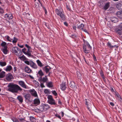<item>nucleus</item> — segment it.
<instances>
[{"instance_id": "nucleus-1", "label": "nucleus", "mask_w": 122, "mask_h": 122, "mask_svg": "<svg viewBox=\"0 0 122 122\" xmlns=\"http://www.w3.org/2000/svg\"><path fill=\"white\" fill-rule=\"evenodd\" d=\"M8 90L12 92H17L18 91H21L22 89L17 84H10L8 86Z\"/></svg>"}, {"instance_id": "nucleus-2", "label": "nucleus", "mask_w": 122, "mask_h": 122, "mask_svg": "<svg viewBox=\"0 0 122 122\" xmlns=\"http://www.w3.org/2000/svg\"><path fill=\"white\" fill-rule=\"evenodd\" d=\"M84 44L83 46V50L84 52L86 54L89 53L90 51L92 48V47L90 46L88 43L83 40Z\"/></svg>"}, {"instance_id": "nucleus-3", "label": "nucleus", "mask_w": 122, "mask_h": 122, "mask_svg": "<svg viewBox=\"0 0 122 122\" xmlns=\"http://www.w3.org/2000/svg\"><path fill=\"white\" fill-rule=\"evenodd\" d=\"M55 13L57 15L60 16L61 19L63 20H65L64 12L61 8L56 9L55 10Z\"/></svg>"}, {"instance_id": "nucleus-4", "label": "nucleus", "mask_w": 122, "mask_h": 122, "mask_svg": "<svg viewBox=\"0 0 122 122\" xmlns=\"http://www.w3.org/2000/svg\"><path fill=\"white\" fill-rule=\"evenodd\" d=\"M24 62L27 65H30L31 67L34 69H37L38 68V67L37 65L32 61H25Z\"/></svg>"}, {"instance_id": "nucleus-5", "label": "nucleus", "mask_w": 122, "mask_h": 122, "mask_svg": "<svg viewBox=\"0 0 122 122\" xmlns=\"http://www.w3.org/2000/svg\"><path fill=\"white\" fill-rule=\"evenodd\" d=\"M12 52L18 56H20L21 54V50H19L16 47L12 48Z\"/></svg>"}, {"instance_id": "nucleus-6", "label": "nucleus", "mask_w": 122, "mask_h": 122, "mask_svg": "<svg viewBox=\"0 0 122 122\" xmlns=\"http://www.w3.org/2000/svg\"><path fill=\"white\" fill-rule=\"evenodd\" d=\"M47 98L48 99V102L51 105H55L56 103L54 100L53 99L52 96L48 95Z\"/></svg>"}, {"instance_id": "nucleus-7", "label": "nucleus", "mask_w": 122, "mask_h": 122, "mask_svg": "<svg viewBox=\"0 0 122 122\" xmlns=\"http://www.w3.org/2000/svg\"><path fill=\"white\" fill-rule=\"evenodd\" d=\"M29 92L31 95L35 97H38V95L37 92L34 89H31L29 90Z\"/></svg>"}, {"instance_id": "nucleus-8", "label": "nucleus", "mask_w": 122, "mask_h": 122, "mask_svg": "<svg viewBox=\"0 0 122 122\" xmlns=\"http://www.w3.org/2000/svg\"><path fill=\"white\" fill-rule=\"evenodd\" d=\"M6 79L8 81H11L13 79V77L12 75L10 73L7 74L6 76Z\"/></svg>"}, {"instance_id": "nucleus-9", "label": "nucleus", "mask_w": 122, "mask_h": 122, "mask_svg": "<svg viewBox=\"0 0 122 122\" xmlns=\"http://www.w3.org/2000/svg\"><path fill=\"white\" fill-rule=\"evenodd\" d=\"M19 84L22 87L25 89H28V87L27 86L24 81H19Z\"/></svg>"}, {"instance_id": "nucleus-10", "label": "nucleus", "mask_w": 122, "mask_h": 122, "mask_svg": "<svg viewBox=\"0 0 122 122\" xmlns=\"http://www.w3.org/2000/svg\"><path fill=\"white\" fill-rule=\"evenodd\" d=\"M117 8L119 10H122V1H119L116 3Z\"/></svg>"}, {"instance_id": "nucleus-11", "label": "nucleus", "mask_w": 122, "mask_h": 122, "mask_svg": "<svg viewBox=\"0 0 122 122\" xmlns=\"http://www.w3.org/2000/svg\"><path fill=\"white\" fill-rule=\"evenodd\" d=\"M39 80L41 82H43L44 83L46 82L48 80V79L47 78V76H45V77L43 78L42 77H40Z\"/></svg>"}, {"instance_id": "nucleus-12", "label": "nucleus", "mask_w": 122, "mask_h": 122, "mask_svg": "<svg viewBox=\"0 0 122 122\" xmlns=\"http://www.w3.org/2000/svg\"><path fill=\"white\" fill-rule=\"evenodd\" d=\"M24 70L25 72L28 73H31L32 72V70L27 66L25 67Z\"/></svg>"}, {"instance_id": "nucleus-13", "label": "nucleus", "mask_w": 122, "mask_h": 122, "mask_svg": "<svg viewBox=\"0 0 122 122\" xmlns=\"http://www.w3.org/2000/svg\"><path fill=\"white\" fill-rule=\"evenodd\" d=\"M34 104L36 106L39 105L40 102V101L38 98L35 99L33 101Z\"/></svg>"}, {"instance_id": "nucleus-14", "label": "nucleus", "mask_w": 122, "mask_h": 122, "mask_svg": "<svg viewBox=\"0 0 122 122\" xmlns=\"http://www.w3.org/2000/svg\"><path fill=\"white\" fill-rule=\"evenodd\" d=\"M12 69V67L11 66L8 65L5 68H4V70L6 71H11Z\"/></svg>"}, {"instance_id": "nucleus-15", "label": "nucleus", "mask_w": 122, "mask_h": 122, "mask_svg": "<svg viewBox=\"0 0 122 122\" xmlns=\"http://www.w3.org/2000/svg\"><path fill=\"white\" fill-rule=\"evenodd\" d=\"M69 86L71 87L74 89H75L76 88L75 83L73 81L70 82L69 84Z\"/></svg>"}, {"instance_id": "nucleus-16", "label": "nucleus", "mask_w": 122, "mask_h": 122, "mask_svg": "<svg viewBox=\"0 0 122 122\" xmlns=\"http://www.w3.org/2000/svg\"><path fill=\"white\" fill-rule=\"evenodd\" d=\"M44 75V73H43V72L41 70H40L38 71L37 73L38 76V77L39 78H40V77H42V76Z\"/></svg>"}, {"instance_id": "nucleus-17", "label": "nucleus", "mask_w": 122, "mask_h": 122, "mask_svg": "<svg viewBox=\"0 0 122 122\" xmlns=\"http://www.w3.org/2000/svg\"><path fill=\"white\" fill-rule=\"evenodd\" d=\"M51 69V68L49 66H46L43 68L44 70L45 71L46 73L48 72L49 70Z\"/></svg>"}, {"instance_id": "nucleus-18", "label": "nucleus", "mask_w": 122, "mask_h": 122, "mask_svg": "<svg viewBox=\"0 0 122 122\" xmlns=\"http://www.w3.org/2000/svg\"><path fill=\"white\" fill-rule=\"evenodd\" d=\"M117 16L122 20V11H120L117 12Z\"/></svg>"}, {"instance_id": "nucleus-19", "label": "nucleus", "mask_w": 122, "mask_h": 122, "mask_svg": "<svg viewBox=\"0 0 122 122\" xmlns=\"http://www.w3.org/2000/svg\"><path fill=\"white\" fill-rule=\"evenodd\" d=\"M86 104L87 106V107L89 111H90V110L91 108V104L86 100Z\"/></svg>"}, {"instance_id": "nucleus-20", "label": "nucleus", "mask_w": 122, "mask_h": 122, "mask_svg": "<svg viewBox=\"0 0 122 122\" xmlns=\"http://www.w3.org/2000/svg\"><path fill=\"white\" fill-rule=\"evenodd\" d=\"M36 62L37 63L38 66L40 67H41L43 66V64L39 60H37L36 61Z\"/></svg>"}, {"instance_id": "nucleus-21", "label": "nucleus", "mask_w": 122, "mask_h": 122, "mask_svg": "<svg viewBox=\"0 0 122 122\" xmlns=\"http://www.w3.org/2000/svg\"><path fill=\"white\" fill-rule=\"evenodd\" d=\"M46 84L47 86L49 87H52L53 85L52 83L51 82H46Z\"/></svg>"}, {"instance_id": "nucleus-22", "label": "nucleus", "mask_w": 122, "mask_h": 122, "mask_svg": "<svg viewBox=\"0 0 122 122\" xmlns=\"http://www.w3.org/2000/svg\"><path fill=\"white\" fill-rule=\"evenodd\" d=\"M5 75V72L4 71H1L0 73V78L4 77Z\"/></svg>"}, {"instance_id": "nucleus-23", "label": "nucleus", "mask_w": 122, "mask_h": 122, "mask_svg": "<svg viewBox=\"0 0 122 122\" xmlns=\"http://www.w3.org/2000/svg\"><path fill=\"white\" fill-rule=\"evenodd\" d=\"M110 3H106L103 7V9L105 10L107 9L110 6Z\"/></svg>"}, {"instance_id": "nucleus-24", "label": "nucleus", "mask_w": 122, "mask_h": 122, "mask_svg": "<svg viewBox=\"0 0 122 122\" xmlns=\"http://www.w3.org/2000/svg\"><path fill=\"white\" fill-rule=\"evenodd\" d=\"M5 16L9 19H12L13 18L12 15L11 14H9L8 15L7 14H6L5 15Z\"/></svg>"}, {"instance_id": "nucleus-25", "label": "nucleus", "mask_w": 122, "mask_h": 122, "mask_svg": "<svg viewBox=\"0 0 122 122\" xmlns=\"http://www.w3.org/2000/svg\"><path fill=\"white\" fill-rule=\"evenodd\" d=\"M44 110H46L50 108L49 105L47 104H43Z\"/></svg>"}, {"instance_id": "nucleus-26", "label": "nucleus", "mask_w": 122, "mask_h": 122, "mask_svg": "<svg viewBox=\"0 0 122 122\" xmlns=\"http://www.w3.org/2000/svg\"><path fill=\"white\" fill-rule=\"evenodd\" d=\"M66 86L64 83H62L61 85V88L62 90H64L65 89Z\"/></svg>"}, {"instance_id": "nucleus-27", "label": "nucleus", "mask_w": 122, "mask_h": 122, "mask_svg": "<svg viewBox=\"0 0 122 122\" xmlns=\"http://www.w3.org/2000/svg\"><path fill=\"white\" fill-rule=\"evenodd\" d=\"M2 51L5 54H7V53L8 52L7 50V47L3 48Z\"/></svg>"}, {"instance_id": "nucleus-28", "label": "nucleus", "mask_w": 122, "mask_h": 122, "mask_svg": "<svg viewBox=\"0 0 122 122\" xmlns=\"http://www.w3.org/2000/svg\"><path fill=\"white\" fill-rule=\"evenodd\" d=\"M116 32L119 35H122V30L119 28L116 30Z\"/></svg>"}, {"instance_id": "nucleus-29", "label": "nucleus", "mask_w": 122, "mask_h": 122, "mask_svg": "<svg viewBox=\"0 0 122 122\" xmlns=\"http://www.w3.org/2000/svg\"><path fill=\"white\" fill-rule=\"evenodd\" d=\"M39 111H43L44 110V108L43 104H42L40 106L39 109H38Z\"/></svg>"}, {"instance_id": "nucleus-30", "label": "nucleus", "mask_w": 122, "mask_h": 122, "mask_svg": "<svg viewBox=\"0 0 122 122\" xmlns=\"http://www.w3.org/2000/svg\"><path fill=\"white\" fill-rule=\"evenodd\" d=\"M17 98L20 102H23V99L21 96H18L17 97Z\"/></svg>"}, {"instance_id": "nucleus-31", "label": "nucleus", "mask_w": 122, "mask_h": 122, "mask_svg": "<svg viewBox=\"0 0 122 122\" xmlns=\"http://www.w3.org/2000/svg\"><path fill=\"white\" fill-rule=\"evenodd\" d=\"M1 45L3 47V48L7 47L6 46V43L5 42L2 41V42L1 44Z\"/></svg>"}, {"instance_id": "nucleus-32", "label": "nucleus", "mask_w": 122, "mask_h": 122, "mask_svg": "<svg viewBox=\"0 0 122 122\" xmlns=\"http://www.w3.org/2000/svg\"><path fill=\"white\" fill-rule=\"evenodd\" d=\"M25 97L26 99L29 100L30 97V94H27L25 95Z\"/></svg>"}, {"instance_id": "nucleus-33", "label": "nucleus", "mask_w": 122, "mask_h": 122, "mask_svg": "<svg viewBox=\"0 0 122 122\" xmlns=\"http://www.w3.org/2000/svg\"><path fill=\"white\" fill-rule=\"evenodd\" d=\"M6 63L5 62L0 61V65L2 66H6Z\"/></svg>"}, {"instance_id": "nucleus-34", "label": "nucleus", "mask_w": 122, "mask_h": 122, "mask_svg": "<svg viewBox=\"0 0 122 122\" xmlns=\"http://www.w3.org/2000/svg\"><path fill=\"white\" fill-rule=\"evenodd\" d=\"M6 38L7 41L10 42H11L12 39L9 36H6Z\"/></svg>"}, {"instance_id": "nucleus-35", "label": "nucleus", "mask_w": 122, "mask_h": 122, "mask_svg": "<svg viewBox=\"0 0 122 122\" xmlns=\"http://www.w3.org/2000/svg\"><path fill=\"white\" fill-rule=\"evenodd\" d=\"M44 92L45 94H48L50 93V90L47 89H45L44 90Z\"/></svg>"}, {"instance_id": "nucleus-36", "label": "nucleus", "mask_w": 122, "mask_h": 122, "mask_svg": "<svg viewBox=\"0 0 122 122\" xmlns=\"http://www.w3.org/2000/svg\"><path fill=\"white\" fill-rule=\"evenodd\" d=\"M17 40L18 39L17 38L15 37H14L13 40H12V42L13 44H14V43H16L17 42Z\"/></svg>"}, {"instance_id": "nucleus-37", "label": "nucleus", "mask_w": 122, "mask_h": 122, "mask_svg": "<svg viewBox=\"0 0 122 122\" xmlns=\"http://www.w3.org/2000/svg\"><path fill=\"white\" fill-rule=\"evenodd\" d=\"M25 46L28 48V51H31V47L30 46H29L27 44H26L25 45Z\"/></svg>"}, {"instance_id": "nucleus-38", "label": "nucleus", "mask_w": 122, "mask_h": 122, "mask_svg": "<svg viewBox=\"0 0 122 122\" xmlns=\"http://www.w3.org/2000/svg\"><path fill=\"white\" fill-rule=\"evenodd\" d=\"M84 27V25L83 24H81L80 25H79L78 26V28H79L81 30H83V28Z\"/></svg>"}, {"instance_id": "nucleus-39", "label": "nucleus", "mask_w": 122, "mask_h": 122, "mask_svg": "<svg viewBox=\"0 0 122 122\" xmlns=\"http://www.w3.org/2000/svg\"><path fill=\"white\" fill-rule=\"evenodd\" d=\"M117 97L119 98V99H120V100L121 101V100H122L121 97H120L119 94L117 92H116L115 93Z\"/></svg>"}, {"instance_id": "nucleus-40", "label": "nucleus", "mask_w": 122, "mask_h": 122, "mask_svg": "<svg viewBox=\"0 0 122 122\" xmlns=\"http://www.w3.org/2000/svg\"><path fill=\"white\" fill-rule=\"evenodd\" d=\"M77 74L78 78L79 79H80L81 78V73L79 72H77Z\"/></svg>"}, {"instance_id": "nucleus-41", "label": "nucleus", "mask_w": 122, "mask_h": 122, "mask_svg": "<svg viewBox=\"0 0 122 122\" xmlns=\"http://www.w3.org/2000/svg\"><path fill=\"white\" fill-rule=\"evenodd\" d=\"M11 119L14 122H19L18 119L16 118L13 117Z\"/></svg>"}, {"instance_id": "nucleus-42", "label": "nucleus", "mask_w": 122, "mask_h": 122, "mask_svg": "<svg viewBox=\"0 0 122 122\" xmlns=\"http://www.w3.org/2000/svg\"><path fill=\"white\" fill-rule=\"evenodd\" d=\"M118 19L116 18H114L112 19V21L114 23L118 21Z\"/></svg>"}, {"instance_id": "nucleus-43", "label": "nucleus", "mask_w": 122, "mask_h": 122, "mask_svg": "<svg viewBox=\"0 0 122 122\" xmlns=\"http://www.w3.org/2000/svg\"><path fill=\"white\" fill-rule=\"evenodd\" d=\"M19 58L21 60H24L26 58L23 55L22 56H20L19 57Z\"/></svg>"}, {"instance_id": "nucleus-44", "label": "nucleus", "mask_w": 122, "mask_h": 122, "mask_svg": "<svg viewBox=\"0 0 122 122\" xmlns=\"http://www.w3.org/2000/svg\"><path fill=\"white\" fill-rule=\"evenodd\" d=\"M30 120L32 122L34 121L35 120V118L32 117H30Z\"/></svg>"}, {"instance_id": "nucleus-45", "label": "nucleus", "mask_w": 122, "mask_h": 122, "mask_svg": "<svg viewBox=\"0 0 122 122\" xmlns=\"http://www.w3.org/2000/svg\"><path fill=\"white\" fill-rule=\"evenodd\" d=\"M107 44V45L108 46H109L110 47V48H113L114 46H112L111 45V43H110L109 42H108V43Z\"/></svg>"}, {"instance_id": "nucleus-46", "label": "nucleus", "mask_w": 122, "mask_h": 122, "mask_svg": "<svg viewBox=\"0 0 122 122\" xmlns=\"http://www.w3.org/2000/svg\"><path fill=\"white\" fill-rule=\"evenodd\" d=\"M52 92L54 95L56 96L57 95V93L55 91H52Z\"/></svg>"}, {"instance_id": "nucleus-47", "label": "nucleus", "mask_w": 122, "mask_h": 122, "mask_svg": "<svg viewBox=\"0 0 122 122\" xmlns=\"http://www.w3.org/2000/svg\"><path fill=\"white\" fill-rule=\"evenodd\" d=\"M31 51H28L26 52V54H25V55H27L28 56H30L31 55V54L30 52Z\"/></svg>"}, {"instance_id": "nucleus-48", "label": "nucleus", "mask_w": 122, "mask_h": 122, "mask_svg": "<svg viewBox=\"0 0 122 122\" xmlns=\"http://www.w3.org/2000/svg\"><path fill=\"white\" fill-rule=\"evenodd\" d=\"M26 50V49L25 48H24L22 50V52L24 53V54H26V52H25Z\"/></svg>"}, {"instance_id": "nucleus-49", "label": "nucleus", "mask_w": 122, "mask_h": 122, "mask_svg": "<svg viewBox=\"0 0 122 122\" xmlns=\"http://www.w3.org/2000/svg\"><path fill=\"white\" fill-rule=\"evenodd\" d=\"M40 86H41V87L42 88H44V87H45V86L44 85L43 83L41 82Z\"/></svg>"}, {"instance_id": "nucleus-50", "label": "nucleus", "mask_w": 122, "mask_h": 122, "mask_svg": "<svg viewBox=\"0 0 122 122\" xmlns=\"http://www.w3.org/2000/svg\"><path fill=\"white\" fill-rule=\"evenodd\" d=\"M55 116H56V117H58L59 119H61V117L58 114H56V115H55Z\"/></svg>"}, {"instance_id": "nucleus-51", "label": "nucleus", "mask_w": 122, "mask_h": 122, "mask_svg": "<svg viewBox=\"0 0 122 122\" xmlns=\"http://www.w3.org/2000/svg\"><path fill=\"white\" fill-rule=\"evenodd\" d=\"M119 28L120 29L122 30V23L120 24L119 25Z\"/></svg>"}, {"instance_id": "nucleus-52", "label": "nucleus", "mask_w": 122, "mask_h": 122, "mask_svg": "<svg viewBox=\"0 0 122 122\" xmlns=\"http://www.w3.org/2000/svg\"><path fill=\"white\" fill-rule=\"evenodd\" d=\"M4 12V11L3 9L1 8L0 9V13H2Z\"/></svg>"}, {"instance_id": "nucleus-53", "label": "nucleus", "mask_w": 122, "mask_h": 122, "mask_svg": "<svg viewBox=\"0 0 122 122\" xmlns=\"http://www.w3.org/2000/svg\"><path fill=\"white\" fill-rule=\"evenodd\" d=\"M20 121V122H23L24 121V118H19Z\"/></svg>"}, {"instance_id": "nucleus-54", "label": "nucleus", "mask_w": 122, "mask_h": 122, "mask_svg": "<svg viewBox=\"0 0 122 122\" xmlns=\"http://www.w3.org/2000/svg\"><path fill=\"white\" fill-rule=\"evenodd\" d=\"M66 7L67 10H70V7L69 6H68L67 5H66Z\"/></svg>"}, {"instance_id": "nucleus-55", "label": "nucleus", "mask_w": 122, "mask_h": 122, "mask_svg": "<svg viewBox=\"0 0 122 122\" xmlns=\"http://www.w3.org/2000/svg\"><path fill=\"white\" fill-rule=\"evenodd\" d=\"M17 68L16 67H14L13 68L14 71H15L16 70Z\"/></svg>"}, {"instance_id": "nucleus-56", "label": "nucleus", "mask_w": 122, "mask_h": 122, "mask_svg": "<svg viewBox=\"0 0 122 122\" xmlns=\"http://www.w3.org/2000/svg\"><path fill=\"white\" fill-rule=\"evenodd\" d=\"M18 46L20 47L21 48H22L24 47V46L23 45H22L21 46H20L19 45V44H18Z\"/></svg>"}, {"instance_id": "nucleus-57", "label": "nucleus", "mask_w": 122, "mask_h": 122, "mask_svg": "<svg viewBox=\"0 0 122 122\" xmlns=\"http://www.w3.org/2000/svg\"><path fill=\"white\" fill-rule=\"evenodd\" d=\"M36 86L37 87H38L39 86V83L38 82H37V81H36Z\"/></svg>"}, {"instance_id": "nucleus-58", "label": "nucleus", "mask_w": 122, "mask_h": 122, "mask_svg": "<svg viewBox=\"0 0 122 122\" xmlns=\"http://www.w3.org/2000/svg\"><path fill=\"white\" fill-rule=\"evenodd\" d=\"M110 104L112 106H113L114 105V103H113L112 102H110Z\"/></svg>"}, {"instance_id": "nucleus-59", "label": "nucleus", "mask_w": 122, "mask_h": 122, "mask_svg": "<svg viewBox=\"0 0 122 122\" xmlns=\"http://www.w3.org/2000/svg\"><path fill=\"white\" fill-rule=\"evenodd\" d=\"M64 113L63 112H61V115L62 117H63L64 115Z\"/></svg>"}, {"instance_id": "nucleus-60", "label": "nucleus", "mask_w": 122, "mask_h": 122, "mask_svg": "<svg viewBox=\"0 0 122 122\" xmlns=\"http://www.w3.org/2000/svg\"><path fill=\"white\" fill-rule=\"evenodd\" d=\"M44 10H45V13L46 14V13H47V10H46L45 8H44Z\"/></svg>"}, {"instance_id": "nucleus-61", "label": "nucleus", "mask_w": 122, "mask_h": 122, "mask_svg": "<svg viewBox=\"0 0 122 122\" xmlns=\"http://www.w3.org/2000/svg\"><path fill=\"white\" fill-rule=\"evenodd\" d=\"M73 29L75 30H76V27L75 26H73Z\"/></svg>"}, {"instance_id": "nucleus-62", "label": "nucleus", "mask_w": 122, "mask_h": 122, "mask_svg": "<svg viewBox=\"0 0 122 122\" xmlns=\"http://www.w3.org/2000/svg\"><path fill=\"white\" fill-rule=\"evenodd\" d=\"M64 24L66 26H67V24L66 22H64Z\"/></svg>"}, {"instance_id": "nucleus-63", "label": "nucleus", "mask_w": 122, "mask_h": 122, "mask_svg": "<svg viewBox=\"0 0 122 122\" xmlns=\"http://www.w3.org/2000/svg\"><path fill=\"white\" fill-rule=\"evenodd\" d=\"M58 103L59 104H61V102L60 100H59L58 101Z\"/></svg>"}, {"instance_id": "nucleus-64", "label": "nucleus", "mask_w": 122, "mask_h": 122, "mask_svg": "<svg viewBox=\"0 0 122 122\" xmlns=\"http://www.w3.org/2000/svg\"><path fill=\"white\" fill-rule=\"evenodd\" d=\"M83 59H84V61H85V62H86V59L85 58V57H83Z\"/></svg>"}]
</instances>
